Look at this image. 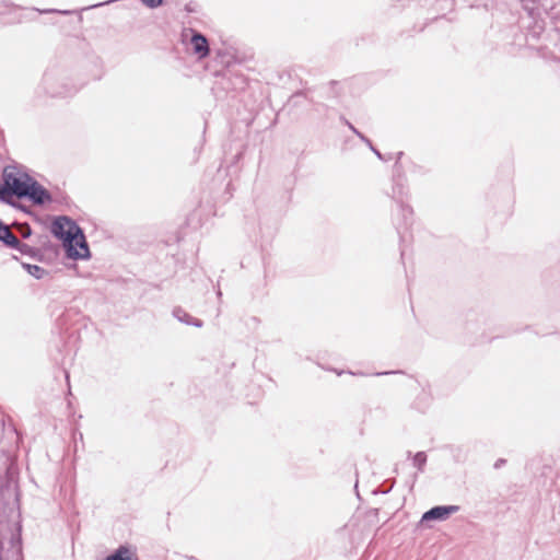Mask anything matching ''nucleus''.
<instances>
[{"label": "nucleus", "instance_id": "nucleus-1", "mask_svg": "<svg viewBox=\"0 0 560 560\" xmlns=\"http://www.w3.org/2000/svg\"><path fill=\"white\" fill-rule=\"evenodd\" d=\"M54 235L63 241L68 257L72 259H85L90 257V250L85 236L79 225L67 217H58L51 226Z\"/></svg>", "mask_w": 560, "mask_h": 560}, {"label": "nucleus", "instance_id": "nucleus-2", "mask_svg": "<svg viewBox=\"0 0 560 560\" xmlns=\"http://www.w3.org/2000/svg\"><path fill=\"white\" fill-rule=\"evenodd\" d=\"M0 499L11 511L20 512L19 469L11 458L4 462V475H0Z\"/></svg>", "mask_w": 560, "mask_h": 560}, {"label": "nucleus", "instance_id": "nucleus-3", "mask_svg": "<svg viewBox=\"0 0 560 560\" xmlns=\"http://www.w3.org/2000/svg\"><path fill=\"white\" fill-rule=\"evenodd\" d=\"M33 178L24 174L19 176L13 168H4L3 185L0 184V200L11 203V197L25 198Z\"/></svg>", "mask_w": 560, "mask_h": 560}, {"label": "nucleus", "instance_id": "nucleus-4", "mask_svg": "<svg viewBox=\"0 0 560 560\" xmlns=\"http://www.w3.org/2000/svg\"><path fill=\"white\" fill-rule=\"evenodd\" d=\"M20 532V525L9 536L0 532V560H23Z\"/></svg>", "mask_w": 560, "mask_h": 560}, {"label": "nucleus", "instance_id": "nucleus-5", "mask_svg": "<svg viewBox=\"0 0 560 560\" xmlns=\"http://www.w3.org/2000/svg\"><path fill=\"white\" fill-rule=\"evenodd\" d=\"M459 510L457 505H438L425 513H423L421 517V523L430 522V521H444L451 514L456 513Z\"/></svg>", "mask_w": 560, "mask_h": 560}, {"label": "nucleus", "instance_id": "nucleus-6", "mask_svg": "<svg viewBox=\"0 0 560 560\" xmlns=\"http://www.w3.org/2000/svg\"><path fill=\"white\" fill-rule=\"evenodd\" d=\"M188 32L191 33V37L189 40V44L191 46L192 52L199 58L203 59L209 56L210 48L209 43L206 36H203L201 33H198L194 31L192 28H189Z\"/></svg>", "mask_w": 560, "mask_h": 560}, {"label": "nucleus", "instance_id": "nucleus-7", "mask_svg": "<svg viewBox=\"0 0 560 560\" xmlns=\"http://www.w3.org/2000/svg\"><path fill=\"white\" fill-rule=\"evenodd\" d=\"M25 198L32 200L35 205H44L51 200L50 194L45 189L42 185H39L36 180H32L30 187L27 189V195Z\"/></svg>", "mask_w": 560, "mask_h": 560}, {"label": "nucleus", "instance_id": "nucleus-8", "mask_svg": "<svg viewBox=\"0 0 560 560\" xmlns=\"http://www.w3.org/2000/svg\"><path fill=\"white\" fill-rule=\"evenodd\" d=\"M173 316L179 320L180 323H184L186 325L195 326L197 328L202 327L203 323L202 320L192 317L189 315L184 308L177 306L173 310Z\"/></svg>", "mask_w": 560, "mask_h": 560}, {"label": "nucleus", "instance_id": "nucleus-9", "mask_svg": "<svg viewBox=\"0 0 560 560\" xmlns=\"http://www.w3.org/2000/svg\"><path fill=\"white\" fill-rule=\"evenodd\" d=\"M399 215L401 217V222L398 223V228L404 225L408 226L411 223L413 211L411 207L404 201L402 198L399 199V203H397Z\"/></svg>", "mask_w": 560, "mask_h": 560}, {"label": "nucleus", "instance_id": "nucleus-10", "mask_svg": "<svg viewBox=\"0 0 560 560\" xmlns=\"http://www.w3.org/2000/svg\"><path fill=\"white\" fill-rule=\"evenodd\" d=\"M0 241L11 248H19L21 244L19 238L11 232V230L7 225H3V228L0 230Z\"/></svg>", "mask_w": 560, "mask_h": 560}, {"label": "nucleus", "instance_id": "nucleus-11", "mask_svg": "<svg viewBox=\"0 0 560 560\" xmlns=\"http://www.w3.org/2000/svg\"><path fill=\"white\" fill-rule=\"evenodd\" d=\"M105 560H138L136 555L130 548L120 546L114 553L108 556Z\"/></svg>", "mask_w": 560, "mask_h": 560}, {"label": "nucleus", "instance_id": "nucleus-12", "mask_svg": "<svg viewBox=\"0 0 560 560\" xmlns=\"http://www.w3.org/2000/svg\"><path fill=\"white\" fill-rule=\"evenodd\" d=\"M402 198L404 201L407 199V191L401 178L396 179L393 187V199L396 203H399V199Z\"/></svg>", "mask_w": 560, "mask_h": 560}, {"label": "nucleus", "instance_id": "nucleus-13", "mask_svg": "<svg viewBox=\"0 0 560 560\" xmlns=\"http://www.w3.org/2000/svg\"><path fill=\"white\" fill-rule=\"evenodd\" d=\"M412 464L415 467L418 468V470L420 472L423 471L424 469V466L427 464V454L424 452H418L413 457H412Z\"/></svg>", "mask_w": 560, "mask_h": 560}, {"label": "nucleus", "instance_id": "nucleus-14", "mask_svg": "<svg viewBox=\"0 0 560 560\" xmlns=\"http://www.w3.org/2000/svg\"><path fill=\"white\" fill-rule=\"evenodd\" d=\"M27 272L36 279H42L46 275V270L37 265H24Z\"/></svg>", "mask_w": 560, "mask_h": 560}, {"label": "nucleus", "instance_id": "nucleus-15", "mask_svg": "<svg viewBox=\"0 0 560 560\" xmlns=\"http://www.w3.org/2000/svg\"><path fill=\"white\" fill-rule=\"evenodd\" d=\"M144 5H147L150 9H155L160 5H162L163 0H141Z\"/></svg>", "mask_w": 560, "mask_h": 560}, {"label": "nucleus", "instance_id": "nucleus-16", "mask_svg": "<svg viewBox=\"0 0 560 560\" xmlns=\"http://www.w3.org/2000/svg\"><path fill=\"white\" fill-rule=\"evenodd\" d=\"M357 137L363 141L369 148H372V142L369 138H366L362 132H357Z\"/></svg>", "mask_w": 560, "mask_h": 560}, {"label": "nucleus", "instance_id": "nucleus-17", "mask_svg": "<svg viewBox=\"0 0 560 560\" xmlns=\"http://www.w3.org/2000/svg\"><path fill=\"white\" fill-rule=\"evenodd\" d=\"M42 13H52V12H58V10H54V9H47V10H43L40 11ZM59 13H62V14H68L70 13L69 11H59Z\"/></svg>", "mask_w": 560, "mask_h": 560}, {"label": "nucleus", "instance_id": "nucleus-18", "mask_svg": "<svg viewBox=\"0 0 560 560\" xmlns=\"http://www.w3.org/2000/svg\"><path fill=\"white\" fill-rule=\"evenodd\" d=\"M370 149L374 152V154H375L378 159H381V160L383 159V156H382L381 152H380L377 149H375L373 145H372V148H370Z\"/></svg>", "mask_w": 560, "mask_h": 560}, {"label": "nucleus", "instance_id": "nucleus-19", "mask_svg": "<svg viewBox=\"0 0 560 560\" xmlns=\"http://www.w3.org/2000/svg\"><path fill=\"white\" fill-rule=\"evenodd\" d=\"M504 463H505V460H504V459H498V460L495 462V464H494V467H495V468H500Z\"/></svg>", "mask_w": 560, "mask_h": 560}, {"label": "nucleus", "instance_id": "nucleus-20", "mask_svg": "<svg viewBox=\"0 0 560 560\" xmlns=\"http://www.w3.org/2000/svg\"><path fill=\"white\" fill-rule=\"evenodd\" d=\"M345 124L349 127L350 130H352L354 128V126L349 122L348 120L343 119Z\"/></svg>", "mask_w": 560, "mask_h": 560}, {"label": "nucleus", "instance_id": "nucleus-21", "mask_svg": "<svg viewBox=\"0 0 560 560\" xmlns=\"http://www.w3.org/2000/svg\"><path fill=\"white\" fill-rule=\"evenodd\" d=\"M355 136H357V132H360L355 127L351 130Z\"/></svg>", "mask_w": 560, "mask_h": 560}, {"label": "nucleus", "instance_id": "nucleus-22", "mask_svg": "<svg viewBox=\"0 0 560 560\" xmlns=\"http://www.w3.org/2000/svg\"><path fill=\"white\" fill-rule=\"evenodd\" d=\"M389 372H384V375H387ZM376 375H383V373H376Z\"/></svg>", "mask_w": 560, "mask_h": 560}, {"label": "nucleus", "instance_id": "nucleus-23", "mask_svg": "<svg viewBox=\"0 0 560 560\" xmlns=\"http://www.w3.org/2000/svg\"><path fill=\"white\" fill-rule=\"evenodd\" d=\"M3 225H4V224L0 221V230L3 228Z\"/></svg>", "mask_w": 560, "mask_h": 560}]
</instances>
